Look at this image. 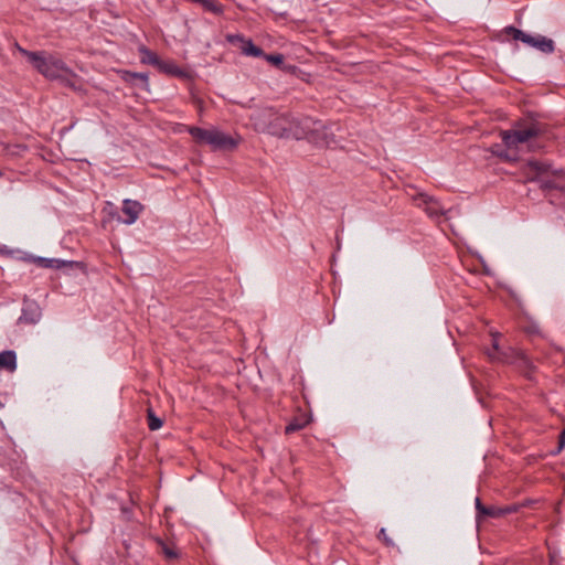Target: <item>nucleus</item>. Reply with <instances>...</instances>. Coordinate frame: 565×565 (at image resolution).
Here are the masks:
<instances>
[{
  "label": "nucleus",
  "instance_id": "6",
  "mask_svg": "<svg viewBox=\"0 0 565 565\" xmlns=\"http://www.w3.org/2000/svg\"><path fill=\"white\" fill-rule=\"evenodd\" d=\"M226 40L233 45H238L242 53L245 55L260 57L264 55V51L256 46L250 39H246L242 34H227Z\"/></svg>",
  "mask_w": 565,
  "mask_h": 565
},
{
  "label": "nucleus",
  "instance_id": "35",
  "mask_svg": "<svg viewBox=\"0 0 565 565\" xmlns=\"http://www.w3.org/2000/svg\"><path fill=\"white\" fill-rule=\"evenodd\" d=\"M2 174H3V173L0 171V177H2Z\"/></svg>",
  "mask_w": 565,
  "mask_h": 565
},
{
  "label": "nucleus",
  "instance_id": "26",
  "mask_svg": "<svg viewBox=\"0 0 565 565\" xmlns=\"http://www.w3.org/2000/svg\"><path fill=\"white\" fill-rule=\"evenodd\" d=\"M267 62L271 63L273 65L280 66L284 63V55L280 53L277 54H265L262 56Z\"/></svg>",
  "mask_w": 565,
  "mask_h": 565
},
{
  "label": "nucleus",
  "instance_id": "20",
  "mask_svg": "<svg viewBox=\"0 0 565 565\" xmlns=\"http://www.w3.org/2000/svg\"><path fill=\"white\" fill-rule=\"evenodd\" d=\"M157 68L166 74H171V75H177V76L182 74V71L175 64L163 62L161 60H160V63L157 66Z\"/></svg>",
  "mask_w": 565,
  "mask_h": 565
},
{
  "label": "nucleus",
  "instance_id": "34",
  "mask_svg": "<svg viewBox=\"0 0 565 565\" xmlns=\"http://www.w3.org/2000/svg\"><path fill=\"white\" fill-rule=\"evenodd\" d=\"M559 173H562V171H556V170L552 171V174H559Z\"/></svg>",
  "mask_w": 565,
  "mask_h": 565
},
{
  "label": "nucleus",
  "instance_id": "32",
  "mask_svg": "<svg viewBox=\"0 0 565 565\" xmlns=\"http://www.w3.org/2000/svg\"><path fill=\"white\" fill-rule=\"evenodd\" d=\"M565 447V428L561 431L558 436V447L555 454H558L562 451V449Z\"/></svg>",
  "mask_w": 565,
  "mask_h": 565
},
{
  "label": "nucleus",
  "instance_id": "7",
  "mask_svg": "<svg viewBox=\"0 0 565 565\" xmlns=\"http://www.w3.org/2000/svg\"><path fill=\"white\" fill-rule=\"evenodd\" d=\"M512 358V365H514L515 369L521 372L527 380H532L536 367L530 358L523 351L520 353H513Z\"/></svg>",
  "mask_w": 565,
  "mask_h": 565
},
{
  "label": "nucleus",
  "instance_id": "1",
  "mask_svg": "<svg viewBox=\"0 0 565 565\" xmlns=\"http://www.w3.org/2000/svg\"><path fill=\"white\" fill-rule=\"evenodd\" d=\"M310 117L295 118L289 114H280L274 108H265L255 117L258 130L278 138L302 139L303 128L310 125Z\"/></svg>",
  "mask_w": 565,
  "mask_h": 565
},
{
  "label": "nucleus",
  "instance_id": "29",
  "mask_svg": "<svg viewBox=\"0 0 565 565\" xmlns=\"http://www.w3.org/2000/svg\"><path fill=\"white\" fill-rule=\"evenodd\" d=\"M519 511V507L516 504H510L505 507H501V516L515 513Z\"/></svg>",
  "mask_w": 565,
  "mask_h": 565
},
{
  "label": "nucleus",
  "instance_id": "23",
  "mask_svg": "<svg viewBox=\"0 0 565 565\" xmlns=\"http://www.w3.org/2000/svg\"><path fill=\"white\" fill-rule=\"evenodd\" d=\"M504 32L508 34V35H511L515 41H521L523 42L524 39L526 38L527 33L523 32L522 30L520 29H516L515 26L513 25H509L507 28H504Z\"/></svg>",
  "mask_w": 565,
  "mask_h": 565
},
{
  "label": "nucleus",
  "instance_id": "18",
  "mask_svg": "<svg viewBox=\"0 0 565 565\" xmlns=\"http://www.w3.org/2000/svg\"><path fill=\"white\" fill-rule=\"evenodd\" d=\"M191 2L200 3L206 11L215 14L223 13V7L221 3L214 0H190Z\"/></svg>",
  "mask_w": 565,
  "mask_h": 565
},
{
  "label": "nucleus",
  "instance_id": "11",
  "mask_svg": "<svg viewBox=\"0 0 565 565\" xmlns=\"http://www.w3.org/2000/svg\"><path fill=\"white\" fill-rule=\"evenodd\" d=\"M35 263L43 268H54V269H60L62 267L73 268V267H79L82 265V263H79V262L61 260V259H56V258H45V257H38L35 259Z\"/></svg>",
  "mask_w": 565,
  "mask_h": 565
},
{
  "label": "nucleus",
  "instance_id": "8",
  "mask_svg": "<svg viewBox=\"0 0 565 565\" xmlns=\"http://www.w3.org/2000/svg\"><path fill=\"white\" fill-rule=\"evenodd\" d=\"M523 43H525L532 47H535L536 50H539L545 54H551L555 50L554 41L552 39H548L543 35L533 36V35L527 34L526 38L524 39Z\"/></svg>",
  "mask_w": 565,
  "mask_h": 565
},
{
  "label": "nucleus",
  "instance_id": "16",
  "mask_svg": "<svg viewBox=\"0 0 565 565\" xmlns=\"http://www.w3.org/2000/svg\"><path fill=\"white\" fill-rule=\"evenodd\" d=\"M527 167L531 172H534L536 174L535 178H539L541 174L548 173L551 170V164L544 161L539 160H529Z\"/></svg>",
  "mask_w": 565,
  "mask_h": 565
},
{
  "label": "nucleus",
  "instance_id": "15",
  "mask_svg": "<svg viewBox=\"0 0 565 565\" xmlns=\"http://www.w3.org/2000/svg\"><path fill=\"white\" fill-rule=\"evenodd\" d=\"M139 53H140L141 63L149 64V65H152V66H156V67L159 65L160 58L157 55V53H154L153 51L149 50L145 45H141L139 47Z\"/></svg>",
  "mask_w": 565,
  "mask_h": 565
},
{
  "label": "nucleus",
  "instance_id": "13",
  "mask_svg": "<svg viewBox=\"0 0 565 565\" xmlns=\"http://www.w3.org/2000/svg\"><path fill=\"white\" fill-rule=\"evenodd\" d=\"M0 370L14 372L17 370V354L12 350L0 352Z\"/></svg>",
  "mask_w": 565,
  "mask_h": 565
},
{
  "label": "nucleus",
  "instance_id": "10",
  "mask_svg": "<svg viewBox=\"0 0 565 565\" xmlns=\"http://www.w3.org/2000/svg\"><path fill=\"white\" fill-rule=\"evenodd\" d=\"M153 541L157 545V552L163 555L167 561L172 562L179 558V551L172 541H166L161 537H154Z\"/></svg>",
  "mask_w": 565,
  "mask_h": 565
},
{
  "label": "nucleus",
  "instance_id": "4",
  "mask_svg": "<svg viewBox=\"0 0 565 565\" xmlns=\"http://www.w3.org/2000/svg\"><path fill=\"white\" fill-rule=\"evenodd\" d=\"M189 134L195 142L209 145L213 150H233L237 147L238 141L217 129H204L200 127H189Z\"/></svg>",
  "mask_w": 565,
  "mask_h": 565
},
{
  "label": "nucleus",
  "instance_id": "21",
  "mask_svg": "<svg viewBox=\"0 0 565 565\" xmlns=\"http://www.w3.org/2000/svg\"><path fill=\"white\" fill-rule=\"evenodd\" d=\"M531 181L540 182V189L543 190V191H548V190L564 191L565 190L563 186L558 185L556 182H554L552 180H543V179H540V178H531Z\"/></svg>",
  "mask_w": 565,
  "mask_h": 565
},
{
  "label": "nucleus",
  "instance_id": "24",
  "mask_svg": "<svg viewBox=\"0 0 565 565\" xmlns=\"http://www.w3.org/2000/svg\"><path fill=\"white\" fill-rule=\"evenodd\" d=\"M484 516L494 518V519L501 518V507H497V505L486 507L481 518H484Z\"/></svg>",
  "mask_w": 565,
  "mask_h": 565
},
{
  "label": "nucleus",
  "instance_id": "33",
  "mask_svg": "<svg viewBox=\"0 0 565 565\" xmlns=\"http://www.w3.org/2000/svg\"><path fill=\"white\" fill-rule=\"evenodd\" d=\"M29 311H31V309ZM35 312H39V310L38 309L32 310V312H30V316H33Z\"/></svg>",
  "mask_w": 565,
  "mask_h": 565
},
{
  "label": "nucleus",
  "instance_id": "14",
  "mask_svg": "<svg viewBox=\"0 0 565 565\" xmlns=\"http://www.w3.org/2000/svg\"><path fill=\"white\" fill-rule=\"evenodd\" d=\"M520 352H521V350H515L512 348H509L507 350H501L498 354H494L491 351H486L487 355L492 361H499V362L511 364V365H512V360H513L512 354L520 353Z\"/></svg>",
  "mask_w": 565,
  "mask_h": 565
},
{
  "label": "nucleus",
  "instance_id": "5",
  "mask_svg": "<svg viewBox=\"0 0 565 565\" xmlns=\"http://www.w3.org/2000/svg\"><path fill=\"white\" fill-rule=\"evenodd\" d=\"M308 128H303L302 139H308L318 147H331L335 143L334 134L321 121L310 118Z\"/></svg>",
  "mask_w": 565,
  "mask_h": 565
},
{
  "label": "nucleus",
  "instance_id": "3",
  "mask_svg": "<svg viewBox=\"0 0 565 565\" xmlns=\"http://www.w3.org/2000/svg\"><path fill=\"white\" fill-rule=\"evenodd\" d=\"M21 53L28 57L29 62L46 78L60 79L64 73H71L66 64L52 55L45 56L40 52H31L20 49Z\"/></svg>",
  "mask_w": 565,
  "mask_h": 565
},
{
  "label": "nucleus",
  "instance_id": "19",
  "mask_svg": "<svg viewBox=\"0 0 565 565\" xmlns=\"http://www.w3.org/2000/svg\"><path fill=\"white\" fill-rule=\"evenodd\" d=\"M62 84L72 88L73 90H78L79 86L77 85L78 77L72 71L71 73H64L62 78H60Z\"/></svg>",
  "mask_w": 565,
  "mask_h": 565
},
{
  "label": "nucleus",
  "instance_id": "2",
  "mask_svg": "<svg viewBox=\"0 0 565 565\" xmlns=\"http://www.w3.org/2000/svg\"><path fill=\"white\" fill-rule=\"evenodd\" d=\"M547 130V126L537 120L518 121L515 128L511 130H501L500 135L504 146L514 148L519 143L526 142L536 138Z\"/></svg>",
  "mask_w": 565,
  "mask_h": 565
},
{
  "label": "nucleus",
  "instance_id": "31",
  "mask_svg": "<svg viewBox=\"0 0 565 565\" xmlns=\"http://www.w3.org/2000/svg\"><path fill=\"white\" fill-rule=\"evenodd\" d=\"M475 504H476V510H477V520H480L482 513H483V510L486 509L487 505L482 504L480 498H476L475 500Z\"/></svg>",
  "mask_w": 565,
  "mask_h": 565
},
{
  "label": "nucleus",
  "instance_id": "12",
  "mask_svg": "<svg viewBox=\"0 0 565 565\" xmlns=\"http://www.w3.org/2000/svg\"><path fill=\"white\" fill-rule=\"evenodd\" d=\"M417 199L420 200L423 204H425V211L430 217H436L443 214L439 203L431 196L425 193H419Z\"/></svg>",
  "mask_w": 565,
  "mask_h": 565
},
{
  "label": "nucleus",
  "instance_id": "17",
  "mask_svg": "<svg viewBox=\"0 0 565 565\" xmlns=\"http://www.w3.org/2000/svg\"><path fill=\"white\" fill-rule=\"evenodd\" d=\"M309 424V419L305 416L294 418L286 427L287 435L301 430Z\"/></svg>",
  "mask_w": 565,
  "mask_h": 565
},
{
  "label": "nucleus",
  "instance_id": "28",
  "mask_svg": "<svg viewBox=\"0 0 565 565\" xmlns=\"http://www.w3.org/2000/svg\"><path fill=\"white\" fill-rule=\"evenodd\" d=\"M377 537L384 542L386 546H394V542L391 537L386 534V530L382 527L377 534Z\"/></svg>",
  "mask_w": 565,
  "mask_h": 565
},
{
  "label": "nucleus",
  "instance_id": "9",
  "mask_svg": "<svg viewBox=\"0 0 565 565\" xmlns=\"http://www.w3.org/2000/svg\"><path fill=\"white\" fill-rule=\"evenodd\" d=\"M121 210L127 216V218L124 220V223L130 225L137 221L139 214L143 210V205L138 201L126 199L122 202Z\"/></svg>",
  "mask_w": 565,
  "mask_h": 565
},
{
  "label": "nucleus",
  "instance_id": "25",
  "mask_svg": "<svg viewBox=\"0 0 565 565\" xmlns=\"http://www.w3.org/2000/svg\"><path fill=\"white\" fill-rule=\"evenodd\" d=\"M148 74L147 73H136V72H126L125 79L131 81V79H139L146 86H148Z\"/></svg>",
  "mask_w": 565,
  "mask_h": 565
},
{
  "label": "nucleus",
  "instance_id": "30",
  "mask_svg": "<svg viewBox=\"0 0 565 565\" xmlns=\"http://www.w3.org/2000/svg\"><path fill=\"white\" fill-rule=\"evenodd\" d=\"M487 351H491L494 354H498L501 351L499 347V334H492V349H487Z\"/></svg>",
  "mask_w": 565,
  "mask_h": 565
},
{
  "label": "nucleus",
  "instance_id": "27",
  "mask_svg": "<svg viewBox=\"0 0 565 565\" xmlns=\"http://www.w3.org/2000/svg\"><path fill=\"white\" fill-rule=\"evenodd\" d=\"M29 310H30V307L23 309L21 319H24L25 321L31 322V323L38 322L40 319V316H41L40 312H35L32 317L29 318L28 317Z\"/></svg>",
  "mask_w": 565,
  "mask_h": 565
},
{
  "label": "nucleus",
  "instance_id": "22",
  "mask_svg": "<svg viewBox=\"0 0 565 565\" xmlns=\"http://www.w3.org/2000/svg\"><path fill=\"white\" fill-rule=\"evenodd\" d=\"M148 427L150 430H157L163 425V420L157 417L151 408L147 411Z\"/></svg>",
  "mask_w": 565,
  "mask_h": 565
}]
</instances>
